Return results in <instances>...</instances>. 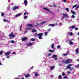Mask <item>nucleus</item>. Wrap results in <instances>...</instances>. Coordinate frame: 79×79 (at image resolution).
<instances>
[{
  "mask_svg": "<svg viewBox=\"0 0 79 79\" xmlns=\"http://www.w3.org/2000/svg\"><path fill=\"white\" fill-rule=\"evenodd\" d=\"M6 39V37L4 35H2V36H0V39H2V40H5Z\"/></svg>",
  "mask_w": 79,
  "mask_h": 79,
  "instance_id": "39448f33",
  "label": "nucleus"
},
{
  "mask_svg": "<svg viewBox=\"0 0 79 79\" xmlns=\"http://www.w3.org/2000/svg\"><path fill=\"white\" fill-rule=\"evenodd\" d=\"M76 6H77V5H75L72 7V8H74L76 7Z\"/></svg>",
  "mask_w": 79,
  "mask_h": 79,
  "instance_id": "e433bc0d",
  "label": "nucleus"
},
{
  "mask_svg": "<svg viewBox=\"0 0 79 79\" xmlns=\"http://www.w3.org/2000/svg\"><path fill=\"white\" fill-rule=\"evenodd\" d=\"M54 48V44H52L51 45V48Z\"/></svg>",
  "mask_w": 79,
  "mask_h": 79,
  "instance_id": "b1692460",
  "label": "nucleus"
},
{
  "mask_svg": "<svg viewBox=\"0 0 79 79\" xmlns=\"http://www.w3.org/2000/svg\"><path fill=\"white\" fill-rule=\"evenodd\" d=\"M29 77V74H27L25 75V77Z\"/></svg>",
  "mask_w": 79,
  "mask_h": 79,
  "instance_id": "7c9ffc66",
  "label": "nucleus"
},
{
  "mask_svg": "<svg viewBox=\"0 0 79 79\" xmlns=\"http://www.w3.org/2000/svg\"><path fill=\"white\" fill-rule=\"evenodd\" d=\"M72 29H74L75 28V25H74L71 27Z\"/></svg>",
  "mask_w": 79,
  "mask_h": 79,
  "instance_id": "bb28decb",
  "label": "nucleus"
},
{
  "mask_svg": "<svg viewBox=\"0 0 79 79\" xmlns=\"http://www.w3.org/2000/svg\"><path fill=\"white\" fill-rule=\"evenodd\" d=\"M34 68V66H33L31 67V69H33Z\"/></svg>",
  "mask_w": 79,
  "mask_h": 79,
  "instance_id": "13d9d810",
  "label": "nucleus"
},
{
  "mask_svg": "<svg viewBox=\"0 0 79 79\" xmlns=\"http://www.w3.org/2000/svg\"><path fill=\"white\" fill-rule=\"evenodd\" d=\"M49 51L50 52H54V50H49Z\"/></svg>",
  "mask_w": 79,
  "mask_h": 79,
  "instance_id": "473e14b6",
  "label": "nucleus"
},
{
  "mask_svg": "<svg viewBox=\"0 0 79 79\" xmlns=\"http://www.w3.org/2000/svg\"><path fill=\"white\" fill-rule=\"evenodd\" d=\"M64 17H66V18H68V14H63V17H62V18L63 19H64Z\"/></svg>",
  "mask_w": 79,
  "mask_h": 79,
  "instance_id": "6e6552de",
  "label": "nucleus"
},
{
  "mask_svg": "<svg viewBox=\"0 0 79 79\" xmlns=\"http://www.w3.org/2000/svg\"><path fill=\"white\" fill-rule=\"evenodd\" d=\"M75 68H78V67H77V65H75Z\"/></svg>",
  "mask_w": 79,
  "mask_h": 79,
  "instance_id": "09e8293b",
  "label": "nucleus"
},
{
  "mask_svg": "<svg viewBox=\"0 0 79 79\" xmlns=\"http://www.w3.org/2000/svg\"><path fill=\"white\" fill-rule=\"evenodd\" d=\"M18 8H19V7L18 6L14 7L13 8V10H16L17 9H18Z\"/></svg>",
  "mask_w": 79,
  "mask_h": 79,
  "instance_id": "f3484780",
  "label": "nucleus"
},
{
  "mask_svg": "<svg viewBox=\"0 0 79 79\" xmlns=\"http://www.w3.org/2000/svg\"><path fill=\"white\" fill-rule=\"evenodd\" d=\"M48 26H55V24H50Z\"/></svg>",
  "mask_w": 79,
  "mask_h": 79,
  "instance_id": "a878e982",
  "label": "nucleus"
},
{
  "mask_svg": "<svg viewBox=\"0 0 79 79\" xmlns=\"http://www.w3.org/2000/svg\"><path fill=\"white\" fill-rule=\"evenodd\" d=\"M65 10L67 11V12H69V9L68 8H65Z\"/></svg>",
  "mask_w": 79,
  "mask_h": 79,
  "instance_id": "2f4dec72",
  "label": "nucleus"
},
{
  "mask_svg": "<svg viewBox=\"0 0 79 79\" xmlns=\"http://www.w3.org/2000/svg\"><path fill=\"white\" fill-rule=\"evenodd\" d=\"M62 25L63 24H62V23H59V25L61 26H62Z\"/></svg>",
  "mask_w": 79,
  "mask_h": 79,
  "instance_id": "8fccbe9b",
  "label": "nucleus"
},
{
  "mask_svg": "<svg viewBox=\"0 0 79 79\" xmlns=\"http://www.w3.org/2000/svg\"><path fill=\"white\" fill-rule=\"evenodd\" d=\"M71 12L73 15H75V14H76V12H75L74 11H71Z\"/></svg>",
  "mask_w": 79,
  "mask_h": 79,
  "instance_id": "5701e85b",
  "label": "nucleus"
},
{
  "mask_svg": "<svg viewBox=\"0 0 79 79\" xmlns=\"http://www.w3.org/2000/svg\"><path fill=\"white\" fill-rule=\"evenodd\" d=\"M27 39V38L26 37H24L23 38H22V41H24L25 40H26V39Z\"/></svg>",
  "mask_w": 79,
  "mask_h": 79,
  "instance_id": "412c9836",
  "label": "nucleus"
},
{
  "mask_svg": "<svg viewBox=\"0 0 79 79\" xmlns=\"http://www.w3.org/2000/svg\"><path fill=\"white\" fill-rule=\"evenodd\" d=\"M47 21H45L44 22H43L41 23V24H44V23H47Z\"/></svg>",
  "mask_w": 79,
  "mask_h": 79,
  "instance_id": "c756f323",
  "label": "nucleus"
},
{
  "mask_svg": "<svg viewBox=\"0 0 79 79\" xmlns=\"http://www.w3.org/2000/svg\"><path fill=\"white\" fill-rule=\"evenodd\" d=\"M54 58L55 60H56L57 58V55H53L52 56V58Z\"/></svg>",
  "mask_w": 79,
  "mask_h": 79,
  "instance_id": "423d86ee",
  "label": "nucleus"
},
{
  "mask_svg": "<svg viewBox=\"0 0 79 79\" xmlns=\"http://www.w3.org/2000/svg\"><path fill=\"white\" fill-rule=\"evenodd\" d=\"M42 35H43V33H40L38 34L37 37H38V38L40 39H42Z\"/></svg>",
  "mask_w": 79,
  "mask_h": 79,
  "instance_id": "f03ea898",
  "label": "nucleus"
},
{
  "mask_svg": "<svg viewBox=\"0 0 79 79\" xmlns=\"http://www.w3.org/2000/svg\"><path fill=\"white\" fill-rule=\"evenodd\" d=\"M61 75H59L58 77L59 79H60V78H61Z\"/></svg>",
  "mask_w": 79,
  "mask_h": 79,
  "instance_id": "de8ad7c7",
  "label": "nucleus"
},
{
  "mask_svg": "<svg viewBox=\"0 0 79 79\" xmlns=\"http://www.w3.org/2000/svg\"><path fill=\"white\" fill-rule=\"evenodd\" d=\"M4 21L5 22H6V19H3Z\"/></svg>",
  "mask_w": 79,
  "mask_h": 79,
  "instance_id": "864d4df0",
  "label": "nucleus"
},
{
  "mask_svg": "<svg viewBox=\"0 0 79 79\" xmlns=\"http://www.w3.org/2000/svg\"><path fill=\"white\" fill-rule=\"evenodd\" d=\"M12 53L13 54V55H15V54H16V52H12Z\"/></svg>",
  "mask_w": 79,
  "mask_h": 79,
  "instance_id": "4d7b16f0",
  "label": "nucleus"
},
{
  "mask_svg": "<svg viewBox=\"0 0 79 79\" xmlns=\"http://www.w3.org/2000/svg\"><path fill=\"white\" fill-rule=\"evenodd\" d=\"M68 54L67 53H64L62 54V56H66L68 55Z\"/></svg>",
  "mask_w": 79,
  "mask_h": 79,
  "instance_id": "6ab92c4d",
  "label": "nucleus"
},
{
  "mask_svg": "<svg viewBox=\"0 0 79 79\" xmlns=\"http://www.w3.org/2000/svg\"><path fill=\"white\" fill-rule=\"evenodd\" d=\"M47 34H48V33H47V32H45V35L46 36L47 35Z\"/></svg>",
  "mask_w": 79,
  "mask_h": 79,
  "instance_id": "c03bdc74",
  "label": "nucleus"
},
{
  "mask_svg": "<svg viewBox=\"0 0 79 79\" xmlns=\"http://www.w3.org/2000/svg\"><path fill=\"white\" fill-rule=\"evenodd\" d=\"M64 79H66V78H67V77L65 76L64 77Z\"/></svg>",
  "mask_w": 79,
  "mask_h": 79,
  "instance_id": "052dcab7",
  "label": "nucleus"
},
{
  "mask_svg": "<svg viewBox=\"0 0 79 79\" xmlns=\"http://www.w3.org/2000/svg\"><path fill=\"white\" fill-rule=\"evenodd\" d=\"M15 17H14L12 18V19H15Z\"/></svg>",
  "mask_w": 79,
  "mask_h": 79,
  "instance_id": "e2e57ef3",
  "label": "nucleus"
},
{
  "mask_svg": "<svg viewBox=\"0 0 79 79\" xmlns=\"http://www.w3.org/2000/svg\"><path fill=\"white\" fill-rule=\"evenodd\" d=\"M28 15V13L26 12L24 14V15Z\"/></svg>",
  "mask_w": 79,
  "mask_h": 79,
  "instance_id": "4c0bfd02",
  "label": "nucleus"
},
{
  "mask_svg": "<svg viewBox=\"0 0 79 79\" xmlns=\"http://www.w3.org/2000/svg\"><path fill=\"white\" fill-rule=\"evenodd\" d=\"M43 9L45 10L48 11V12H49V13H50V10L48 9V8H46L45 7H44Z\"/></svg>",
  "mask_w": 79,
  "mask_h": 79,
  "instance_id": "9b49d317",
  "label": "nucleus"
},
{
  "mask_svg": "<svg viewBox=\"0 0 79 79\" xmlns=\"http://www.w3.org/2000/svg\"><path fill=\"white\" fill-rule=\"evenodd\" d=\"M21 27H22V25H21L20 27V31H22V29H21Z\"/></svg>",
  "mask_w": 79,
  "mask_h": 79,
  "instance_id": "72a5a7b5",
  "label": "nucleus"
},
{
  "mask_svg": "<svg viewBox=\"0 0 79 79\" xmlns=\"http://www.w3.org/2000/svg\"><path fill=\"white\" fill-rule=\"evenodd\" d=\"M75 18V16L74 15H72L71 17V18L72 19H73V18Z\"/></svg>",
  "mask_w": 79,
  "mask_h": 79,
  "instance_id": "cd10ccee",
  "label": "nucleus"
},
{
  "mask_svg": "<svg viewBox=\"0 0 79 79\" xmlns=\"http://www.w3.org/2000/svg\"><path fill=\"white\" fill-rule=\"evenodd\" d=\"M26 30H31L32 29V28L27 27L26 28Z\"/></svg>",
  "mask_w": 79,
  "mask_h": 79,
  "instance_id": "aec40b11",
  "label": "nucleus"
},
{
  "mask_svg": "<svg viewBox=\"0 0 79 79\" xmlns=\"http://www.w3.org/2000/svg\"><path fill=\"white\" fill-rule=\"evenodd\" d=\"M37 31L35 29H33L32 30V32H36Z\"/></svg>",
  "mask_w": 79,
  "mask_h": 79,
  "instance_id": "4be33fe9",
  "label": "nucleus"
},
{
  "mask_svg": "<svg viewBox=\"0 0 79 79\" xmlns=\"http://www.w3.org/2000/svg\"><path fill=\"white\" fill-rule=\"evenodd\" d=\"M1 15L2 16H5V14H4V13H2V14Z\"/></svg>",
  "mask_w": 79,
  "mask_h": 79,
  "instance_id": "37998d69",
  "label": "nucleus"
},
{
  "mask_svg": "<svg viewBox=\"0 0 79 79\" xmlns=\"http://www.w3.org/2000/svg\"><path fill=\"white\" fill-rule=\"evenodd\" d=\"M75 52L76 53L78 54L79 53V48H77L75 50Z\"/></svg>",
  "mask_w": 79,
  "mask_h": 79,
  "instance_id": "2eb2a0df",
  "label": "nucleus"
},
{
  "mask_svg": "<svg viewBox=\"0 0 79 79\" xmlns=\"http://www.w3.org/2000/svg\"><path fill=\"white\" fill-rule=\"evenodd\" d=\"M79 8V5L77 6V7L75 8V10H77L78 8Z\"/></svg>",
  "mask_w": 79,
  "mask_h": 79,
  "instance_id": "79ce46f5",
  "label": "nucleus"
},
{
  "mask_svg": "<svg viewBox=\"0 0 79 79\" xmlns=\"http://www.w3.org/2000/svg\"><path fill=\"white\" fill-rule=\"evenodd\" d=\"M55 39L56 40H55V42H56L55 44H57L58 43V38L57 37H55Z\"/></svg>",
  "mask_w": 79,
  "mask_h": 79,
  "instance_id": "1a4fd4ad",
  "label": "nucleus"
},
{
  "mask_svg": "<svg viewBox=\"0 0 79 79\" xmlns=\"http://www.w3.org/2000/svg\"><path fill=\"white\" fill-rule=\"evenodd\" d=\"M3 54V51L2 50L1 52H0V55H2Z\"/></svg>",
  "mask_w": 79,
  "mask_h": 79,
  "instance_id": "c9c22d12",
  "label": "nucleus"
},
{
  "mask_svg": "<svg viewBox=\"0 0 79 79\" xmlns=\"http://www.w3.org/2000/svg\"><path fill=\"white\" fill-rule=\"evenodd\" d=\"M77 66L78 68H79V64H78V65H77Z\"/></svg>",
  "mask_w": 79,
  "mask_h": 79,
  "instance_id": "774afa93",
  "label": "nucleus"
},
{
  "mask_svg": "<svg viewBox=\"0 0 79 79\" xmlns=\"http://www.w3.org/2000/svg\"><path fill=\"white\" fill-rule=\"evenodd\" d=\"M78 28H75V30H76L77 31V30H78Z\"/></svg>",
  "mask_w": 79,
  "mask_h": 79,
  "instance_id": "bf43d9fd",
  "label": "nucleus"
},
{
  "mask_svg": "<svg viewBox=\"0 0 79 79\" xmlns=\"http://www.w3.org/2000/svg\"><path fill=\"white\" fill-rule=\"evenodd\" d=\"M63 2H66V0H64Z\"/></svg>",
  "mask_w": 79,
  "mask_h": 79,
  "instance_id": "680f3d73",
  "label": "nucleus"
},
{
  "mask_svg": "<svg viewBox=\"0 0 79 79\" xmlns=\"http://www.w3.org/2000/svg\"><path fill=\"white\" fill-rule=\"evenodd\" d=\"M36 24L37 25L36 26H39V23H36Z\"/></svg>",
  "mask_w": 79,
  "mask_h": 79,
  "instance_id": "603ef678",
  "label": "nucleus"
},
{
  "mask_svg": "<svg viewBox=\"0 0 79 79\" xmlns=\"http://www.w3.org/2000/svg\"><path fill=\"white\" fill-rule=\"evenodd\" d=\"M27 31H24V33H25V34H26V33H27Z\"/></svg>",
  "mask_w": 79,
  "mask_h": 79,
  "instance_id": "6e6d98bb",
  "label": "nucleus"
},
{
  "mask_svg": "<svg viewBox=\"0 0 79 79\" xmlns=\"http://www.w3.org/2000/svg\"><path fill=\"white\" fill-rule=\"evenodd\" d=\"M11 52H10L9 51L8 52H7L5 53V55L6 56H8V55H9L10 54Z\"/></svg>",
  "mask_w": 79,
  "mask_h": 79,
  "instance_id": "ddd939ff",
  "label": "nucleus"
},
{
  "mask_svg": "<svg viewBox=\"0 0 79 79\" xmlns=\"http://www.w3.org/2000/svg\"><path fill=\"white\" fill-rule=\"evenodd\" d=\"M9 37H10V39H12V38H14L15 36L13 34V32H11V33L9 35Z\"/></svg>",
  "mask_w": 79,
  "mask_h": 79,
  "instance_id": "7ed1b4c3",
  "label": "nucleus"
},
{
  "mask_svg": "<svg viewBox=\"0 0 79 79\" xmlns=\"http://www.w3.org/2000/svg\"><path fill=\"white\" fill-rule=\"evenodd\" d=\"M35 78H37V76H38V73L37 72H35Z\"/></svg>",
  "mask_w": 79,
  "mask_h": 79,
  "instance_id": "4468645a",
  "label": "nucleus"
},
{
  "mask_svg": "<svg viewBox=\"0 0 79 79\" xmlns=\"http://www.w3.org/2000/svg\"><path fill=\"white\" fill-rule=\"evenodd\" d=\"M32 41H35V39L34 38H32L31 39Z\"/></svg>",
  "mask_w": 79,
  "mask_h": 79,
  "instance_id": "f704fd0d",
  "label": "nucleus"
},
{
  "mask_svg": "<svg viewBox=\"0 0 79 79\" xmlns=\"http://www.w3.org/2000/svg\"><path fill=\"white\" fill-rule=\"evenodd\" d=\"M22 15V13H20L19 14H18L16 15L15 16V18H18V17L19 16H21V15Z\"/></svg>",
  "mask_w": 79,
  "mask_h": 79,
  "instance_id": "9d476101",
  "label": "nucleus"
},
{
  "mask_svg": "<svg viewBox=\"0 0 79 79\" xmlns=\"http://www.w3.org/2000/svg\"><path fill=\"white\" fill-rule=\"evenodd\" d=\"M32 44H33V43H30L27 44V46H30V45H32Z\"/></svg>",
  "mask_w": 79,
  "mask_h": 79,
  "instance_id": "a211bd4d",
  "label": "nucleus"
},
{
  "mask_svg": "<svg viewBox=\"0 0 79 79\" xmlns=\"http://www.w3.org/2000/svg\"><path fill=\"white\" fill-rule=\"evenodd\" d=\"M11 43H12V44H14V43H15V41L12 40L11 41Z\"/></svg>",
  "mask_w": 79,
  "mask_h": 79,
  "instance_id": "58836bf2",
  "label": "nucleus"
},
{
  "mask_svg": "<svg viewBox=\"0 0 79 79\" xmlns=\"http://www.w3.org/2000/svg\"><path fill=\"white\" fill-rule=\"evenodd\" d=\"M73 61V60L71 59H68L64 61V63L65 64H68L69 63H71Z\"/></svg>",
  "mask_w": 79,
  "mask_h": 79,
  "instance_id": "f257e3e1",
  "label": "nucleus"
},
{
  "mask_svg": "<svg viewBox=\"0 0 79 79\" xmlns=\"http://www.w3.org/2000/svg\"><path fill=\"white\" fill-rule=\"evenodd\" d=\"M24 3L25 4V6H26V5H27V0H25L24 1Z\"/></svg>",
  "mask_w": 79,
  "mask_h": 79,
  "instance_id": "dca6fc26",
  "label": "nucleus"
},
{
  "mask_svg": "<svg viewBox=\"0 0 79 79\" xmlns=\"http://www.w3.org/2000/svg\"><path fill=\"white\" fill-rule=\"evenodd\" d=\"M3 32H2V31H0V35H2V34H3Z\"/></svg>",
  "mask_w": 79,
  "mask_h": 79,
  "instance_id": "a18cd8bd",
  "label": "nucleus"
},
{
  "mask_svg": "<svg viewBox=\"0 0 79 79\" xmlns=\"http://www.w3.org/2000/svg\"><path fill=\"white\" fill-rule=\"evenodd\" d=\"M61 47V46L60 45H58L57 47V49H58L59 48H60Z\"/></svg>",
  "mask_w": 79,
  "mask_h": 79,
  "instance_id": "c85d7f7f",
  "label": "nucleus"
},
{
  "mask_svg": "<svg viewBox=\"0 0 79 79\" xmlns=\"http://www.w3.org/2000/svg\"><path fill=\"white\" fill-rule=\"evenodd\" d=\"M24 19H27V16H26V15L24 16Z\"/></svg>",
  "mask_w": 79,
  "mask_h": 79,
  "instance_id": "a19ab883",
  "label": "nucleus"
},
{
  "mask_svg": "<svg viewBox=\"0 0 79 79\" xmlns=\"http://www.w3.org/2000/svg\"><path fill=\"white\" fill-rule=\"evenodd\" d=\"M51 54H50V53H49L48 54V56H50L51 55Z\"/></svg>",
  "mask_w": 79,
  "mask_h": 79,
  "instance_id": "5fc2aeb1",
  "label": "nucleus"
},
{
  "mask_svg": "<svg viewBox=\"0 0 79 79\" xmlns=\"http://www.w3.org/2000/svg\"><path fill=\"white\" fill-rule=\"evenodd\" d=\"M62 76H65V74L64 73H62Z\"/></svg>",
  "mask_w": 79,
  "mask_h": 79,
  "instance_id": "3c124183",
  "label": "nucleus"
},
{
  "mask_svg": "<svg viewBox=\"0 0 79 79\" xmlns=\"http://www.w3.org/2000/svg\"><path fill=\"white\" fill-rule=\"evenodd\" d=\"M10 58V57H9V56H7L6 57V58Z\"/></svg>",
  "mask_w": 79,
  "mask_h": 79,
  "instance_id": "0e129e2a",
  "label": "nucleus"
},
{
  "mask_svg": "<svg viewBox=\"0 0 79 79\" xmlns=\"http://www.w3.org/2000/svg\"><path fill=\"white\" fill-rule=\"evenodd\" d=\"M69 35H73V33L72 32H70V33Z\"/></svg>",
  "mask_w": 79,
  "mask_h": 79,
  "instance_id": "ea45409f",
  "label": "nucleus"
},
{
  "mask_svg": "<svg viewBox=\"0 0 79 79\" xmlns=\"http://www.w3.org/2000/svg\"><path fill=\"white\" fill-rule=\"evenodd\" d=\"M70 66H72V64H69L68 65L65 69V70H66L67 69H71V67Z\"/></svg>",
  "mask_w": 79,
  "mask_h": 79,
  "instance_id": "20e7f679",
  "label": "nucleus"
},
{
  "mask_svg": "<svg viewBox=\"0 0 79 79\" xmlns=\"http://www.w3.org/2000/svg\"><path fill=\"white\" fill-rule=\"evenodd\" d=\"M27 26L28 27H33V25L31 24H27Z\"/></svg>",
  "mask_w": 79,
  "mask_h": 79,
  "instance_id": "f8f14e48",
  "label": "nucleus"
},
{
  "mask_svg": "<svg viewBox=\"0 0 79 79\" xmlns=\"http://www.w3.org/2000/svg\"><path fill=\"white\" fill-rule=\"evenodd\" d=\"M15 79H19V78H18V77H17V78H15Z\"/></svg>",
  "mask_w": 79,
  "mask_h": 79,
  "instance_id": "338daca9",
  "label": "nucleus"
},
{
  "mask_svg": "<svg viewBox=\"0 0 79 79\" xmlns=\"http://www.w3.org/2000/svg\"><path fill=\"white\" fill-rule=\"evenodd\" d=\"M6 23H10V21L8 20H6Z\"/></svg>",
  "mask_w": 79,
  "mask_h": 79,
  "instance_id": "49530a36",
  "label": "nucleus"
},
{
  "mask_svg": "<svg viewBox=\"0 0 79 79\" xmlns=\"http://www.w3.org/2000/svg\"><path fill=\"white\" fill-rule=\"evenodd\" d=\"M69 44L70 45H73V42L72 41H70L69 42Z\"/></svg>",
  "mask_w": 79,
  "mask_h": 79,
  "instance_id": "393cba45",
  "label": "nucleus"
},
{
  "mask_svg": "<svg viewBox=\"0 0 79 79\" xmlns=\"http://www.w3.org/2000/svg\"><path fill=\"white\" fill-rule=\"evenodd\" d=\"M67 73H68L69 74L70 73V72L68 71Z\"/></svg>",
  "mask_w": 79,
  "mask_h": 79,
  "instance_id": "69168bd1",
  "label": "nucleus"
},
{
  "mask_svg": "<svg viewBox=\"0 0 79 79\" xmlns=\"http://www.w3.org/2000/svg\"><path fill=\"white\" fill-rule=\"evenodd\" d=\"M55 68V66H51L50 67V71H53V69H54Z\"/></svg>",
  "mask_w": 79,
  "mask_h": 79,
  "instance_id": "0eeeda50",
  "label": "nucleus"
}]
</instances>
